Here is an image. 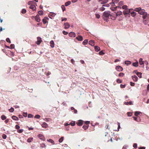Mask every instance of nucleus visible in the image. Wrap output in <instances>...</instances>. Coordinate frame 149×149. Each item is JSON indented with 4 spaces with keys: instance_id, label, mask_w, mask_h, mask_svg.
<instances>
[{
    "instance_id": "obj_1",
    "label": "nucleus",
    "mask_w": 149,
    "mask_h": 149,
    "mask_svg": "<svg viewBox=\"0 0 149 149\" xmlns=\"http://www.w3.org/2000/svg\"><path fill=\"white\" fill-rule=\"evenodd\" d=\"M110 15V12L109 11H105L103 13V18L105 19V18H108Z\"/></svg>"
},
{
    "instance_id": "obj_2",
    "label": "nucleus",
    "mask_w": 149,
    "mask_h": 149,
    "mask_svg": "<svg viewBox=\"0 0 149 149\" xmlns=\"http://www.w3.org/2000/svg\"><path fill=\"white\" fill-rule=\"evenodd\" d=\"M119 1V0H112V3H110L109 4L111 6H115V4L117 3Z\"/></svg>"
},
{
    "instance_id": "obj_3",
    "label": "nucleus",
    "mask_w": 149,
    "mask_h": 149,
    "mask_svg": "<svg viewBox=\"0 0 149 149\" xmlns=\"http://www.w3.org/2000/svg\"><path fill=\"white\" fill-rule=\"evenodd\" d=\"M130 13V10H129V9L124 10L123 12V13L124 15H128Z\"/></svg>"
},
{
    "instance_id": "obj_4",
    "label": "nucleus",
    "mask_w": 149,
    "mask_h": 149,
    "mask_svg": "<svg viewBox=\"0 0 149 149\" xmlns=\"http://www.w3.org/2000/svg\"><path fill=\"white\" fill-rule=\"evenodd\" d=\"M116 70L118 71H121L123 70V69L120 66H118L116 67Z\"/></svg>"
},
{
    "instance_id": "obj_5",
    "label": "nucleus",
    "mask_w": 149,
    "mask_h": 149,
    "mask_svg": "<svg viewBox=\"0 0 149 149\" xmlns=\"http://www.w3.org/2000/svg\"><path fill=\"white\" fill-rule=\"evenodd\" d=\"M64 26L65 29H68L70 27V25L69 23L66 22L64 24Z\"/></svg>"
},
{
    "instance_id": "obj_6",
    "label": "nucleus",
    "mask_w": 149,
    "mask_h": 149,
    "mask_svg": "<svg viewBox=\"0 0 149 149\" xmlns=\"http://www.w3.org/2000/svg\"><path fill=\"white\" fill-rule=\"evenodd\" d=\"M37 41L36 42V43L37 45H39L42 41L41 38L40 37H38L37 38Z\"/></svg>"
},
{
    "instance_id": "obj_7",
    "label": "nucleus",
    "mask_w": 149,
    "mask_h": 149,
    "mask_svg": "<svg viewBox=\"0 0 149 149\" xmlns=\"http://www.w3.org/2000/svg\"><path fill=\"white\" fill-rule=\"evenodd\" d=\"M75 36V33L73 32H71L69 34V36L70 37H74Z\"/></svg>"
},
{
    "instance_id": "obj_8",
    "label": "nucleus",
    "mask_w": 149,
    "mask_h": 149,
    "mask_svg": "<svg viewBox=\"0 0 149 149\" xmlns=\"http://www.w3.org/2000/svg\"><path fill=\"white\" fill-rule=\"evenodd\" d=\"M132 77L134 81H137L138 77L136 76L135 75H133L132 76Z\"/></svg>"
},
{
    "instance_id": "obj_9",
    "label": "nucleus",
    "mask_w": 149,
    "mask_h": 149,
    "mask_svg": "<svg viewBox=\"0 0 149 149\" xmlns=\"http://www.w3.org/2000/svg\"><path fill=\"white\" fill-rule=\"evenodd\" d=\"M141 7L137 8H135L134 10L136 12H138L139 13L140 12V11L141 10Z\"/></svg>"
},
{
    "instance_id": "obj_10",
    "label": "nucleus",
    "mask_w": 149,
    "mask_h": 149,
    "mask_svg": "<svg viewBox=\"0 0 149 149\" xmlns=\"http://www.w3.org/2000/svg\"><path fill=\"white\" fill-rule=\"evenodd\" d=\"M38 136L40 139L42 140H45V137L42 135L41 134H39L38 135Z\"/></svg>"
},
{
    "instance_id": "obj_11",
    "label": "nucleus",
    "mask_w": 149,
    "mask_h": 149,
    "mask_svg": "<svg viewBox=\"0 0 149 149\" xmlns=\"http://www.w3.org/2000/svg\"><path fill=\"white\" fill-rule=\"evenodd\" d=\"M35 19L36 21L38 22H39L40 20L39 15H37L35 17Z\"/></svg>"
},
{
    "instance_id": "obj_12",
    "label": "nucleus",
    "mask_w": 149,
    "mask_h": 149,
    "mask_svg": "<svg viewBox=\"0 0 149 149\" xmlns=\"http://www.w3.org/2000/svg\"><path fill=\"white\" fill-rule=\"evenodd\" d=\"M146 12L145 10L143 9H141L139 13L141 15H143Z\"/></svg>"
},
{
    "instance_id": "obj_13",
    "label": "nucleus",
    "mask_w": 149,
    "mask_h": 149,
    "mask_svg": "<svg viewBox=\"0 0 149 149\" xmlns=\"http://www.w3.org/2000/svg\"><path fill=\"white\" fill-rule=\"evenodd\" d=\"M79 41H81L83 39V38L81 36H79L76 38Z\"/></svg>"
},
{
    "instance_id": "obj_14",
    "label": "nucleus",
    "mask_w": 149,
    "mask_h": 149,
    "mask_svg": "<svg viewBox=\"0 0 149 149\" xmlns=\"http://www.w3.org/2000/svg\"><path fill=\"white\" fill-rule=\"evenodd\" d=\"M29 8L31 9H32L33 10H35L36 9V8L35 6L33 5H31L29 7Z\"/></svg>"
},
{
    "instance_id": "obj_15",
    "label": "nucleus",
    "mask_w": 149,
    "mask_h": 149,
    "mask_svg": "<svg viewBox=\"0 0 149 149\" xmlns=\"http://www.w3.org/2000/svg\"><path fill=\"white\" fill-rule=\"evenodd\" d=\"M83 121L81 120H79L78 122L77 123V125L79 126H81L83 125Z\"/></svg>"
},
{
    "instance_id": "obj_16",
    "label": "nucleus",
    "mask_w": 149,
    "mask_h": 149,
    "mask_svg": "<svg viewBox=\"0 0 149 149\" xmlns=\"http://www.w3.org/2000/svg\"><path fill=\"white\" fill-rule=\"evenodd\" d=\"M139 62L140 65H143L144 64V62L143 61V59L140 58L139 60Z\"/></svg>"
},
{
    "instance_id": "obj_17",
    "label": "nucleus",
    "mask_w": 149,
    "mask_h": 149,
    "mask_svg": "<svg viewBox=\"0 0 149 149\" xmlns=\"http://www.w3.org/2000/svg\"><path fill=\"white\" fill-rule=\"evenodd\" d=\"M89 44L92 46H94L95 45L94 42L93 41L91 40L89 42Z\"/></svg>"
},
{
    "instance_id": "obj_18",
    "label": "nucleus",
    "mask_w": 149,
    "mask_h": 149,
    "mask_svg": "<svg viewBox=\"0 0 149 149\" xmlns=\"http://www.w3.org/2000/svg\"><path fill=\"white\" fill-rule=\"evenodd\" d=\"M50 46L52 47L53 48L54 47V42L53 40H51L50 42Z\"/></svg>"
},
{
    "instance_id": "obj_19",
    "label": "nucleus",
    "mask_w": 149,
    "mask_h": 149,
    "mask_svg": "<svg viewBox=\"0 0 149 149\" xmlns=\"http://www.w3.org/2000/svg\"><path fill=\"white\" fill-rule=\"evenodd\" d=\"M148 15V14L146 12L143 15L142 17L143 19H145L147 17Z\"/></svg>"
},
{
    "instance_id": "obj_20",
    "label": "nucleus",
    "mask_w": 149,
    "mask_h": 149,
    "mask_svg": "<svg viewBox=\"0 0 149 149\" xmlns=\"http://www.w3.org/2000/svg\"><path fill=\"white\" fill-rule=\"evenodd\" d=\"M42 126L43 127L46 128L48 127V125L46 123H44L42 125Z\"/></svg>"
},
{
    "instance_id": "obj_21",
    "label": "nucleus",
    "mask_w": 149,
    "mask_h": 149,
    "mask_svg": "<svg viewBox=\"0 0 149 149\" xmlns=\"http://www.w3.org/2000/svg\"><path fill=\"white\" fill-rule=\"evenodd\" d=\"M56 15V14L53 12H50L49 14V15L52 17H54Z\"/></svg>"
},
{
    "instance_id": "obj_22",
    "label": "nucleus",
    "mask_w": 149,
    "mask_h": 149,
    "mask_svg": "<svg viewBox=\"0 0 149 149\" xmlns=\"http://www.w3.org/2000/svg\"><path fill=\"white\" fill-rule=\"evenodd\" d=\"M132 65L133 66L137 67L138 66V62L137 61L133 63Z\"/></svg>"
},
{
    "instance_id": "obj_23",
    "label": "nucleus",
    "mask_w": 149,
    "mask_h": 149,
    "mask_svg": "<svg viewBox=\"0 0 149 149\" xmlns=\"http://www.w3.org/2000/svg\"><path fill=\"white\" fill-rule=\"evenodd\" d=\"M95 51L96 52H98L100 50V47L97 46H95Z\"/></svg>"
},
{
    "instance_id": "obj_24",
    "label": "nucleus",
    "mask_w": 149,
    "mask_h": 149,
    "mask_svg": "<svg viewBox=\"0 0 149 149\" xmlns=\"http://www.w3.org/2000/svg\"><path fill=\"white\" fill-rule=\"evenodd\" d=\"M12 118L13 120H14L16 121L18 120L19 119L17 117L14 116H13L12 117Z\"/></svg>"
},
{
    "instance_id": "obj_25",
    "label": "nucleus",
    "mask_w": 149,
    "mask_h": 149,
    "mask_svg": "<svg viewBox=\"0 0 149 149\" xmlns=\"http://www.w3.org/2000/svg\"><path fill=\"white\" fill-rule=\"evenodd\" d=\"M122 14V12L121 11H119L117 12L116 13V15L117 16H120V15Z\"/></svg>"
},
{
    "instance_id": "obj_26",
    "label": "nucleus",
    "mask_w": 149,
    "mask_h": 149,
    "mask_svg": "<svg viewBox=\"0 0 149 149\" xmlns=\"http://www.w3.org/2000/svg\"><path fill=\"white\" fill-rule=\"evenodd\" d=\"M136 74L140 78L142 77L141 75L142 73L140 72H137L136 73Z\"/></svg>"
},
{
    "instance_id": "obj_27",
    "label": "nucleus",
    "mask_w": 149,
    "mask_h": 149,
    "mask_svg": "<svg viewBox=\"0 0 149 149\" xmlns=\"http://www.w3.org/2000/svg\"><path fill=\"white\" fill-rule=\"evenodd\" d=\"M136 13L134 12H133L131 13V15L133 17H135L136 15Z\"/></svg>"
},
{
    "instance_id": "obj_28",
    "label": "nucleus",
    "mask_w": 149,
    "mask_h": 149,
    "mask_svg": "<svg viewBox=\"0 0 149 149\" xmlns=\"http://www.w3.org/2000/svg\"><path fill=\"white\" fill-rule=\"evenodd\" d=\"M112 7H111L110 9L111 10L114 11L116 10V8L115 6H111Z\"/></svg>"
},
{
    "instance_id": "obj_29",
    "label": "nucleus",
    "mask_w": 149,
    "mask_h": 149,
    "mask_svg": "<svg viewBox=\"0 0 149 149\" xmlns=\"http://www.w3.org/2000/svg\"><path fill=\"white\" fill-rule=\"evenodd\" d=\"M71 3L70 1H68L65 3V6H67L68 5H70Z\"/></svg>"
},
{
    "instance_id": "obj_30",
    "label": "nucleus",
    "mask_w": 149,
    "mask_h": 149,
    "mask_svg": "<svg viewBox=\"0 0 149 149\" xmlns=\"http://www.w3.org/2000/svg\"><path fill=\"white\" fill-rule=\"evenodd\" d=\"M47 141L48 142L51 143H52V144H54V141L51 139H48L47 140Z\"/></svg>"
},
{
    "instance_id": "obj_31",
    "label": "nucleus",
    "mask_w": 149,
    "mask_h": 149,
    "mask_svg": "<svg viewBox=\"0 0 149 149\" xmlns=\"http://www.w3.org/2000/svg\"><path fill=\"white\" fill-rule=\"evenodd\" d=\"M132 102L131 101H130L129 102H125V104L126 105H128V104L131 105L132 104Z\"/></svg>"
},
{
    "instance_id": "obj_32",
    "label": "nucleus",
    "mask_w": 149,
    "mask_h": 149,
    "mask_svg": "<svg viewBox=\"0 0 149 149\" xmlns=\"http://www.w3.org/2000/svg\"><path fill=\"white\" fill-rule=\"evenodd\" d=\"M33 138H28L27 140V141L28 142L30 143L31 142L33 141Z\"/></svg>"
},
{
    "instance_id": "obj_33",
    "label": "nucleus",
    "mask_w": 149,
    "mask_h": 149,
    "mask_svg": "<svg viewBox=\"0 0 149 149\" xmlns=\"http://www.w3.org/2000/svg\"><path fill=\"white\" fill-rule=\"evenodd\" d=\"M88 42V40L86 39L84 40L83 42V44L84 45H86L87 44Z\"/></svg>"
},
{
    "instance_id": "obj_34",
    "label": "nucleus",
    "mask_w": 149,
    "mask_h": 149,
    "mask_svg": "<svg viewBox=\"0 0 149 149\" xmlns=\"http://www.w3.org/2000/svg\"><path fill=\"white\" fill-rule=\"evenodd\" d=\"M35 2L33 1H29L28 3V5H32V4H34Z\"/></svg>"
},
{
    "instance_id": "obj_35",
    "label": "nucleus",
    "mask_w": 149,
    "mask_h": 149,
    "mask_svg": "<svg viewBox=\"0 0 149 149\" xmlns=\"http://www.w3.org/2000/svg\"><path fill=\"white\" fill-rule=\"evenodd\" d=\"M125 64L127 65H128L129 64H130L131 63V62L130 61H125Z\"/></svg>"
},
{
    "instance_id": "obj_36",
    "label": "nucleus",
    "mask_w": 149,
    "mask_h": 149,
    "mask_svg": "<svg viewBox=\"0 0 149 149\" xmlns=\"http://www.w3.org/2000/svg\"><path fill=\"white\" fill-rule=\"evenodd\" d=\"M63 137H61L59 140V142L60 143H61L63 140Z\"/></svg>"
},
{
    "instance_id": "obj_37",
    "label": "nucleus",
    "mask_w": 149,
    "mask_h": 149,
    "mask_svg": "<svg viewBox=\"0 0 149 149\" xmlns=\"http://www.w3.org/2000/svg\"><path fill=\"white\" fill-rule=\"evenodd\" d=\"M40 116L39 115H36L34 116V118H36L39 119L40 118Z\"/></svg>"
},
{
    "instance_id": "obj_38",
    "label": "nucleus",
    "mask_w": 149,
    "mask_h": 149,
    "mask_svg": "<svg viewBox=\"0 0 149 149\" xmlns=\"http://www.w3.org/2000/svg\"><path fill=\"white\" fill-rule=\"evenodd\" d=\"M148 22V20L147 21L145 19L143 20V22L145 24H146Z\"/></svg>"
},
{
    "instance_id": "obj_39",
    "label": "nucleus",
    "mask_w": 149,
    "mask_h": 149,
    "mask_svg": "<svg viewBox=\"0 0 149 149\" xmlns=\"http://www.w3.org/2000/svg\"><path fill=\"white\" fill-rule=\"evenodd\" d=\"M38 13L40 15H42L43 14V12L42 10H40L38 12Z\"/></svg>"
},
{
    "instance_id": "obj_40",
    "label": "nucleus",
    "mask_w": 149,
    "mask_h": 149,
    "mask_svg": "<svg viewBox=\"0 0 149 149\" xmlns=\"http://www.w3.org/2000/svg\"><path fill=\"white\" fill-rule=\"evenodd\" d=\"M1 118L2 120H4L6 119V117L3 115L1 116Z\"/></svg>"
},
{
    "instance_id": "obj_41",
    "label": "nucleus",
    "mask_w": 149,
    "mask_h": 149,
    "mask_svg": "<svg viewBox=\"0 0 149 149\" xmlns=\"http://www.w3.org/2000/svg\"><path fill=\"white\" fill-rule=\"evenodd\" d=\"M122 8L125 10V9H127V6L126 5H124L122 6Z\"/></svg>"
},
{
    "instance_id": "obj_42",
    "label": "nucleus",
    "mask_w": 149,
    "mask_h": 149,
    "mask_svg": "<svg viewBox=\"0 0 149 149\" xmlns=\"http://www.w3.org/2000/svg\"><path fill=\"white\" fill-rule=\"evenodd\" d=\"M9 111L11 112H13L14 111V109L13 107H11V108L9 109Z\"/></svg>"
},
{
    "instance_id": "obj_43",
    "label": "nucleus",
    "mask_w": 149,
    "mask_h": 149,
    "mask_svg": "<svg viewBox=\"0 0 149 149\" xmlns=\"http://www.w3.org/2000/svg\"><path fill=\"white\" fill-rule=\"evenodd\" d=\"M23 131V129H19L17 130V132L19 133H21Z\"/></svg>"
},
{
    "instance_id": "obj_44",
    "label": "nucleus",
    "mask_w": 149,
    "mask_h": 149,
    "mask_svg": "<svg viewBox=\"0 0 149 149\" xmlns=\"http://www.w3.org/2000/svg\"><path fill=\"white\" fill-rule=\"evenodd\" d=\"M88 125H87V126L84 125L83 127V128L84 129V130H86L88 128Z\"/></svg>"
},
{
    "instance_id": "obj_45",
    "label": "nucleus",
    "mask_w": 149,
    "mask_h": 149,
    "mask_svg": "<svg viewBox=\"0 0 149 149\" xmlns=\"http://www.w3.org/2000/svg\"><path fill=\"white\" fill-rule=\"evenodd\" d=\"M2 137L3 139H5L6 138L7 136L6 134H3L2 136Z\"/></svg>"
},
{
    "instance_id": "obj_46",
    "label": "nucleus",
    "mask_w": 149,
    "mask_h": 149,
    "mask_svg": "<svg viewBox=\"0 0 149 149\" xmlns=\"http://www.w3.org/2000/svg\"><path fill=\"white\" fill-rule=\"evenodd\" d=\"M61 8L63 10V11H64L65 10V7L64 5H62L61 7Z\"/></svg>"
},
{
    "instance_id": "obj_47",
    "label": "nucleus",
    "mask_w": 149,
    "mask_h": 149,
    "mask_svg": "<svg viewBox=\"0 0 149 149\" xmlns=\"http://www.w3.org/2000/svg\"><path fill=\"white\" fill-rule=\"evenodd\" d=\"M124 75V74L123 73H120L119 74V76L120 77H123Z\"/></svg>"
},
{
    "instance_id": "obj_48",
    "label": "nucleus",
    "mask_w": 149,
    "mask_h": 149,
    "mask_svg": "<svg viewBox=\"0 0 149 149\" xmlns=\"http://www.w3.org/2000/svg\"><path fill=\"white\" fill-rule=\"evenodd\" d=\"M140 112L138 111H136L135 113V115L136 116H138Z\"/></svg>"
},
{
    "instance_id": "obj_49",
    "label": "nucleus",
    "mask_w": 149,
    "mask_h": 149,
    "mask_svg": "<svg viewBox=\"0 0 149 149\" xmlns=\"http://www.w3.org/2000/svg\"><path fill=\"white\" fill-rule=\"evenodd\" d=\"M26 12V9H22V13L24 14Z\"/></svg>"
},
{
    "instance_id": "obj_50",
    "label": "nucleus",
    "mask_w": 149,
    "mask_h": 149,
    "mask_svg": "<svg viewBox=\"0 0 149 149\" xmlns=\"http://www.w3.org/2000/svg\"><path fill=\"white\" fill-rule=\"evenodd\" d=\"M95 16L98 19L100 17V15L98 14H96Z\"/></svg>"
},
{
    "instance_id": "obj_51",
    "label": "nucleus",
    "mask_w": 149,
    "mask_h": 149,
    "mask_svg": "<svg viewBox=\"0 0 149 149\" xmlns=\"http://www.w3.org/2000/svg\"><path fill=\"white\" fill-rule=\"evenodd\" d=\"M23 115L24 117H26L27 115V113H24L23 114Z\"/></svg>"
},
{
    "instance_id": "obj_52",
    "label": "nucleus",
    "mask_w": 149,
    "mask_h": 149,
    "mask_svg": "<svg viewBox=\"0 0 149 149\" xmlns=\"http://www.w3.org/2000/svg\"><path fill=\"white\" fill-rule=\"evenodd\" d=\"M127 116H132V113L130 112H128L127 113Z\"/></svg>"
},
{
    "instance_id": "obj_53",
    "label": "nucleus",
    "mask_w": 149,
    "mask_h": 149,
    "mask_svg": "<svg viewBox=\"0 0 149 149\" xmlns=\"http://www.w3.org/2000/svg\"><path fill=\"white\" fill-rule=\"evenodd\" d=\"M63 34L65 35H66L68 33L66 31H63Z\"/></svg>"
},
{
    "instance_id": "obj_54",
    "label": "nucleus",
    "mask_w": 149,
    "mask_h": 149,
    "mask_svg": "<svg viewBox=\"0 0 149 149\" xmlns=\"http://www.w3.org/2000/svg\"><path fill=\"white\" fill-rule=\"evenodd\" d=\"M6 41L10 43L11 42L10 41L9 38H7L6 39Z\"/></svg>"
},
{
    "instance_id": "obj_55",
    "label": "nucleus",
    "mask_w": 149,
    "mask_h": 149,
    "mask_svg": "<svg viewBox=\"0 0 149 149\" xmlns=\"http://www.w3.org/2000/svg\"><path fill=\"white\" fill-rule=\"evenodd\" d=\"M123 1H120V2H119V3H118V5H120V6H121V5H123Z\"/></svg>"
},
{
    "instance_id": "obj_56",
    "label": "nucleus",
    "mask_w": 149,
    "mask_h": 149,
    "mask_svg": "<svg viewBox=\"0 0 149 149\" xmlns=\"http://www.w3.org/2000/svg\"><path fill=\"white\" fill-rule=\"evenodd\" d=\"M117 82L119 83H121L122 81L120 79H118L117 80Z\"/></svg>"
},
{
    "instance_id": "obj_57",
    "label": "nucleus",
    "mask_w": 149,
    "mask_h": 149,
    "mask_svg": "<svg viewBox=\"0 0 149 149\" xmlns=\"http://www.w3.org/2000/svg\"><path fill=\"white\" fill-rule=\"evenodd\" d=\"M43 22L44 23V24H45L46 23H47V21L46 20V19H45V18L44 19H43Z\"/></svg>"
},
{
    "instance_id": "obj_58",
    "label": "nucleus",
    "mask_w": 149,
    "mask_h": 149,
    "mask_svg": "<svg viewBox=\"0 0 149 149\" xmlns=\"http://www.w3.org/2000/svg\"><path fill=\"white\" fill-rule=\"evenodd\" d=\"M105 9V8L104 7H102L100 8V10L102 11L104 10Z\"/></svg>"
},
{
    "instance_id": "obj_59",
    "label": "nucleus",
    "mask_w": 149,
    "mask_h": 149,
    "mask_svg": "<svg viewBox=\"0 0 149 149\" xmlns=\"http://www.w3.org/2000/svg\"><path fill=\"white\" fill-rule=\"evenodd\" d=\"M28 117L29 118H32L33 117V116L31 114H29L28 115Z\"/></svg>"
},
{
    "instance_id": "obj_60",
    "label": "nucleus",
    "mask_w": 149,
    "mask_h": 149,
    "mask_svg": "<svg viewBox=\"0 0 149 149\" xmlns=\"http://www.w3.org/2000/svg\"><path fill=\"white\" fill-rule=\"evenodd\" d=\"M15 128L16 129H18L20 128V126L18 125H16L15 126Z\"/></svg>"
},
{
    "instance_id": "obj_61",
    "label": "nucleus",
    "mask_w": 149,
    "mask_h": 149,
    "mask_svg": "<svg viewBox=\"0 0 149 149\" xmlns=\"http://www.w3.org/2000/svg\"><path fill=\"white\" fill-rule=\"evenodd\" d=\"M130 85L131 86H134V83H133L132 82H130Z\"/></svg>"
},
{
    "instance_id": "obj_62",
    "label": "nucleus",
    "mask_w": 149,
    "mask_h": 149,
    "mask_svg": "<svg viewBox=\"0 0 149 149\" xmlns=\"http://www.w3.org/2000/svg\"><path fill=\"white\" fill-rule=\"evenodd\" d=\"M15 45L14 44H11L10 45V47L11 49H13L14 48Z\"/></svg>"
},
{
    "instance_id": "obj_63",
    "label": "nucleus",
    "mask_w": 149,
    "mask_h": 149,
    "mask_svg": "<svg viewBox=\"0 0 149 149\" xmlns=\"http://www.w3.org/2000/svg\"><path fill=\"white\" fill-rule=\"evenodd\" d=\"M67 18H62V21H66L67 20Z\"/></svg>"
},
{
    "instance_id": "obj_64",
    "label": "nucleus",
    "mask_w": 149,
    "mask_h": 149,
    "mask_svg": "<svg viewBox=\"0 0 149 149\" xmlns=\"http://www.w3.org/2000/svg\"><path fill=\"white\" fill-rule=\"evenodd\" d=\"M133 147L134 148H136L137 147V144L136 143H134L133 146Z\"/></svg>"
}]
</instances>
